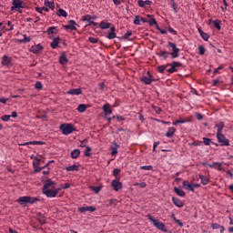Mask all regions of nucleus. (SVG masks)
<instances>
[{
	"label": "nucleus",
	"mask_w": 233,
	"mask_h": 233,
	"mask_svg": "<svg viewBox=\"0 0 233 233\" xmlns=\"http://www.w3.org/2000/svg\"><path fill=\"white\" fill-rule=\"evenodd\" d=\"M37 201H39V198L30 196L20 197L17 199V203H19V205H22L23 207H26V205L28 204L34 205V203H37Z\"/></svg>",
	"instance_id": "nucleus-1"
},
{
	"label": "nucleus",
	"mask_w": 233,
	"mask_h": 233,
	"mask_svg": "<svg viewBox=\"0 0 233 233\" xmlns=\"http://www.w3.org/2000/svg\"><path fill=\"white\" fill-rule=\"evenodd\" d=\"M56 187V182L52 181V179H47L44 181V187L42 188L43 194L46 196V198H50L48 192H54V188Z\"/></svg>",
	"instance_id": "nucleus-2"
},
{
	"label": "nucleus",
	"mask_w": 233,
	"mask_h": 233,
	"mask_svg": "<svg viewBox=\"0 0 233 233\" xmlns=\"http://www.w3.org/2000/svg\"><path fill=\"white\" fill-rule=\"evenodd\" d=\"M167 48H172V51L170 54L171 59H176L179 57V48H177V46H176L175 43L169 42L168 45L167 46Z\"/></svg>",
	"instance_id": "nucleus-3"
},
{
	"label": "nucleus",
	"mask_w": 233,
	"mask_h": 233,
	"mask_svg": "<svg viewBox=\"0 0 233 233\" xmlns=\"http://www.w3.org/2000/svg\"><path fill=\"white\" fill-rule=\"evenodd\" d=\"M60 130L64 136H68L69 134H72V132H74L76 129L72 124H62L60 125Z\"/></svg>",
	"instance_id": "nucleus-4"
},
{
	"label": "nucleus",
	"mask_w": 233,
	"mask_h": 233,
	"mask_svg": "<svg viewBox=\"0 0 233 233\" xmlns=\"http://www.w3.org/2000/svg\"><path fill=\"white\" fill-rule=\"evenodd\" d=\"M217 139L220 143V147H230V140L223 133L217 135Z\"/></svg>",
	"instance_id": "nucleus-5"
},
{
	"label": "nucleus",
	"mask_w": 233,
	"mask_h": 233,
	"mask_svg": "<svg viewBox=\"0 0 233 233\" xmlns=\"http://www.w3.org/2000/svg\"><path fill=\"white\" fill-rule=\"evenodd\" d=\"M147 76L140 78L141 83H144V85H152L153 81H156L154 76L150 74V71H147Z\"/></svg>",
	"instance_id": "nucleus-6"
},
{
	"label": "nucleus",
	"mask_w": 233,
	"mask_h": 233,
	"mask_svg": "<svg viewBox=\"0 0 233 233\" xmlns=\"http://www.w3.org/2000/svg\"><path fill=\"white\" fill-rule=\"evenodd\" d=\"M167 66H171L169 69L167 70L169 74H174V72H177V68L183 66L181 62H173L171 64H167Z\"/></svg>",
	"instance_id": "nucleus-7"
},
{
	"label": "nucleus",
	"mask_w": 233,
	"mask_h": 233,
	"mask_svg": "<svg viewBox=\"0 0 233 233\" xmlns=\"http://www.w3.org/2000/svg\"><path fill=\"white\" fill-rule=\"evenodd\" d=\"M111 187L115 192H119L123 188V183L119 179H114L111 181Z\"/></svg>",
	"instance_id": "nucleus-8"
},
{
	"label": "nucleus",
	"mask_w": 233,
	"mask_h": 233,
	"mask_svg": "<svg viewBox=\"0 0 233 233\" xmlns=\"http://www.w3.org/2000/svg\"><path fill=\"white\" fill-rule=\"evenodd\" d=\"M13 6H11V11L14 12V10H21V8H25L23 5V0H13Z\"/></svg>",
	"instance_id": "nucleus-9"
},
{
	"label": "nucleus",
	"mask_w": 233,
	"mask_h": 233,
	"mask_svg": "<svg viewBox=\"0 0 233 233\" xmlns=\"http://www.w3.org/2000/svg\"><path fill=\"white\" fill-rule=\"evenodd\" d=\"M96 17H92L90 15H86L82 17V21H86L88 23V26H97V23L94 22Z\"/></svg>",
	"instance_id": "nucleus-10"
},
{
	"label": "nucleus",
	"mask_w": 233,
	"mask_h": 233,
	"mask_svg": "<svg viewBox=\"0 0 233 233\" xmlns=\"http://www.w3.org/2000/svg\"><path fill=\"white\" fill-rule=\"evenodd\" d=\"M78 212L81 214H86V212H96V207L94 206H86L78 208Z\"/></svg>",
	"instance_id": "nucleus-11"
},
{
	"label": "nucleus",
	"mask_w": 233,
	"mask_h": 233,
	"mask_svg": "<svg viewBox=\"0 0 233 233\" xmlns=\"http://www.w3.org/2000/svg\"><path fill=\"white\" fill-rule=\"evenodd\" d=\"M153 225L162 232H168V230L167 229V227L165 226V223L159 221L158 219H157V221H155V224Z\"/></svg>",
	"instance_id": "nucleus-12"
},
{
	"label": "nucleus",
	"mask_w": 233,
	"mask_h": 233,
	"mask_svg": "<svg viewBox=\"0 0 233 233\" xmlns=\"http://www.w3.org/2000/svg\"><path fill=\"white\" fill-rule=\"evenodd\" d=\"M1 65H3V66H12V57L5 55L2 57Z\"/></svg>",
	"instance_id": "nucleus-13"
},
{
	"label": "nucleus",
	"mask_w": 233,
	"mask_h": 233,
	"mask_svg": "<svg viewBox=\"0 0 233 233\" xmlns=\"http://www.w3.org/2000/svg\"><path fill=\"white\" fill-rule=\"evenodd\" d=\"M107 39H116L117 37V35L116 34V27L111 26L109 27V31L106 35Z\"/></svg>",
	"instance_id": "nucleus-14"
},
{
	"label": "nucleus",
	"mask_w": 233,
	"mask_h": 233,
	"mask_svg": "<svg viewBox=\"0 0 233 233\" xmlns=\"http://www.w3.org/2000/svg\"><path fill=\"white\" fill-rule=\"evenodd\" d=\"M137 5L138 6H140V8H147V6H152V1L150 0H138L137 1Z\"/></svg>",
	"instance_id": "nucleus-15"
},
{
	"label": "nucleus",
	"mask_w": 233,
	"mask_h": 233,
	"mask_svg": "<svg viewBox=\"0 0 233 233\" xmlns=\"http://www.w3.org/2000/svg\"><path fill=\"white\" fill-rule=\"evenodd\" d=\"M69 96H81L83 94V90L81 88H73L66 92Z\"/></svg>",
	"instance_id": "nucleus-16"
},
{
	"label": "nucleus",
	"mask_w": 233,
	"mask_h": 233,
	"mask_svg": "<svg viewBox=\"0 0 233 233\" xmlns=\"http://www.w3.org/2000/svg\"><path fill=\"white\" fill-rule=\"evenodd\" d=\"M183 188L185 190H189V192H194V187L193 184L188 182V180H184L183 181Z\"/></svg>",
	"instance_id": "nucleus-17"
},
{
	"label": "nucleus",
	"mask_w": 233,
	"mask_h": 233,
	"mask_svg": "<svg viewBox=\"0 0 233 233\" xmlns=\"http://www.w3.org/2000/svg\"><path fill=\"white\" fill-rule=\"evenodd\" d=\"M215 128H217V135L223 134V129L225 128V122H219L216 124Z\"/></svg>",
	"instance_id": "nucleus-18"
},
{
	"label": "nucleus",
	"mask_w": 233,
	"mask_h": 233,
	"mask_svg": "<svg viewBox=\"0 0 233 233\" xmlns=\"http://www.w3.org/2000/svg\"><path fill=\"white\" fill-rule=\"evenodd\" d=\"M172 201H173V203H174V205L176 206V207H177L178 208H183V207H184V203H183V201H181V199H179V198H176V197H173L172 198Z\"/></svg>",
	"instance_id": "nucleus-19"
},
{
	"label": "nucleus",
	"mask_w": 233,
	"mask_h": 233,
	"mask_svg": "<svg viewBox=\"0 0 233 233\" xmlns=\"http://www.w3.org/2000/svg\"><path fill=\"white\" fill-rule=\"evenodd\" d=\"M41 50H43V46H41V44L31 46V52L33 54H39V52H41Z\"/></svg>",
	"instance_id": "nucleus-20"
},
{
	"label": "nucleus",
	"mask_w": 233,
	"mask_h": 233,
	"mask_svg": "<svg viewBox=\"0 0 233 233\" xmlns=\"http://www.w3.org/2000/svg\"><path fill=\"white\" fill-rule=\"evenodd\" d=\"M76 25H77L76 24V21L70 20L69 24L65 25V28L66 30H77V28L76 27Z\"/></svg>",
	"instance_id": "nucleus-21"
},
{
	"label": "nucleus",
	"mask_w": 233,
	"mask_h": 233,
	"mask_svg": "<svg viewBox=\"0 0 233 233\" xmlns=\"http://www.w3.org/2000/svg\"><path fill=\"white\" fill-rule=\"evenodd\" d=\"M60 65H66L68 63V58L66 57V53H62L59 56Z\"/></svg>",
	"instance_id": "nucleus-22"
},
{
	"label": "nucleus",
	"mask_w": 233,
	"mask_h": 233,
	"mask_svg": "<svg viewBox=\"0 0 233 233\" xmlns=\"http://www.w3.org/2000/svg\"><path fill=\"white\" fill-rule=\"evenodd\" d=\"M61 192V187L56 188L54 187L53 191L47 192L49 198H57V195Z\"/></svg>",
	"instance_id": "nucleus-23"
},
{
	"label": "nucleus",
	"mask_w": 233,
	"mask_h": 233,
	"mask_svg": "<svg viewBox=\"0 0 233 233\" xmlns=\"http://www.w3.org/2000/svg\"><path fill=\"white\" fill-rule=\"evenodd\" d=\"M66 172H77L79 170V166L72 165L66 167Z\"/></svg>",
	"instance_id": "nucleus-24"
},
{
	"label": "nucleus",
	"mask_w": 233,
	"mask_h": 233,
	"mask_svg": "<svg viewBox=\"0 0 233 233\" xmlns=\"http://www.w3.org/2000/svg\"><path fill=\"white\" fill-rule=\"evenodd\" d=\"M81 156V150L79 149H74L71 151V157L72 159H77Z\"/></svg>",
	"instance_id": "nucleus-25"
},
{
	"label": "nucleus",
	"mask_w": 233,
	"mask_h": 233,
	"mask_svg": "<svg viewBox=\"0 0 233 233\" xmlns=\"http://www.w3.org/2000/svg\"><path fill=\"white\" fill-rule=\"evenodd\" d=\"M221 165H223V163L214 162L213 164H209L208 167H209V168H214L215 167H218V170H219V172H222V170H224V169L221 167Z\"/></svg>",
	"instance_id": "nucleus-26"
},
{
	"label": "nucleus",
	"mask_w": 233,
	"mask_h": 233,
	"mask_svg": "<svg viewBox=\"0 0 233 233\" xmlns=\"http://www.w3.org/2000/svg\"><path fill=\"white\" fill-rule=\"evenodd\" d=\"M103 110H104L106 116H110V114H112V108L110 107L109 104L104 105Z\"/></svg>",
	"instance_id": "nucleus-27"
},
{
	"label": "nucleus",
	"mask_w": 233,
	"mask_h": 233,
	"mask_svg": "<svg viewBox=\"0 0 233 233\" xmlns=\"http://www.w3.org/2000/svg\"><path fill=\"white\" fill-rule=\"evenodd\" d=\"M59 41H61V38L56 37L53 39V42L50 44L51 48L56 49L57 46H59Z\"/></svg>",
	"instance_id": "nucleus-28"
},
{
	"label": "nucleus",
	"mask_w": 233,
	"mask_h": 233,
	"mask_svg": "<svg viewBox=\"0 0 233 233\" xmlns=\"http://www.w3.org/2000/svg\"><path fill=\"white\" fill-rule=\"evenodd\" d=\"M174 192L177 196H179L180 198H185L186 193L183 191V189H180L179 187H174Z\"/></svg>",
	"instance_id": "nucleus-29"
},
{
	"label": "nucleus",
	"mask_w": 233,
	"mask_h": 233,
	"mask_svg": "<svg viewBox=\"0 0 233 233\" xmlns=\"http://www.w3.org/2000/svg\"><path fill=\"white\" fill-rule=\"evenodd\" d=\"M198 34L200 35V37H202V39H204V41L210 39V35L208 34L203 32V30H201V28H198Z\"/></svg>",
	"instance_id": "nucleus-30"
},
{
	"label": "nucleus",
	"mask_w": 233,
	"mask_h": 233,
	"mask_svg": "<svg viewBox=\"0 0 233 233\" xmlns=\"http://www.w3.org/2000/svg\"><path fill=\"white\" fill-rule=\"evenodd\" d=\"M37 220L39 221L40 225H45V223H46V218H45V216H43V214L41 213H37Z\"/></svg>",
	"instance_id": "nucleus-31"
},
{
	"label": "nucleus",
	"mask_w": 233,
	"mask_h": 233,
	"mask_svg": "<svg viewBox=\"0 0 233 233\" xmlns=\"http://www.w3.org/2000/svg\"><path fill=\"white\" fill-rule=\"evenodd\" d=\"M168 53L167 51L162 50L159 53H157V56H158V57H163V59L167 60L168 59Z\"/></svg>",
	"instance_id": "nucleus-32"
},
{
	"label": "nucleus",
	"mask_w": 233,
	"mask_h": 233,
	"mask_svg": "<svg viewBox=\"0 0 233 233\" xmlns=\"http://www.w3.org/2000/svg\"><path fill=\"white\" fill-rule=\"evenodd\" d=\"M176 134V127H168L166 137H172Z\"/></svg>",
	"instance_id": "nucleus-33"
},
{
	"label": "nucleus",
	"mask_w": 233,
	"mask_h": 233,
	"mask_svg": "<svg viewBox=\"0 0 233 233\" xmlns=\"http://www.w3.org/2000/svg\"><path fill=\"white\" fill-rule=\"evenodd\" d=\"M44 5L47 8H50L51 10H54V8H56V5L54 4V2H51L49 0H45Z\"/></svg>",
	"instance_id": "nucleus-34"
},
{
	"label": "nucleus",
	"mask_w": 233,
	"mask_h": 233,
	"mask_svg": "<svg viewBox=\"0 0 233 233\" xmlns=\"http://www.w3.org/2000/svg\"><path fill=\"white\" fill-rule=\"evenodd\" d=\"M198 177L201 179L202 185H208L210 183V179L203 175H199Z\"/></svg>",
	"instance_id": "nucleus-35"
},
{
	"label": "nucleus",
	"mask_w": 233,
	"mask_h": 233,
	"mask_svg": "<svg viewBox=\"0 0 233 233\" xmlns=\"http://www.w3.org/2000/svg\"><path fill=\"white\" fill-rule=\"evenodd\" d=\"M112 25V24L110 23H106L105 21H102L100 24H99V26L102 30H106L107 28H110V26Z\"/></svg>",
	"instance_id": "nucleus-36"
},
{
	"label": "nucleus",
	"mask_w": 233,
	"mask_h": 233,
	"mask_svg": "<svg viewBox=\"0 0 233 233\" xmlns=\"http://www.w3.org/2000/svg\"><path fill=\"white\" fill-rule=\"evenodd\" d=\"M26 145H45L43 141H29L22 144V147H26Z\"/></svg>",
	"instance_id": "nucleus-37"
},
{
	"label": "nucleus",
	"mask_w": 233,
	"mask_h": 233,
	"mask_svg": "<svg viewBox=\"0 0 233 233\" xmlns=\"http://www.w3.org/2000/svg\"><path fill=\"white\" fill-rule=\"evenodd\" d=\"M113 145L115 146V147L111 148V155L117 156V148H119V145L116 144V142H114Z\"/></svg>",
	"instance_id": "nucleus-38"
},
{
	"label": "nucleus",
	"mask_w": 233,
	"mask_h": 233,
	"mask_svg": "<svg viewBox=\"0 0 233 233\" xmlns=\"http://www.w3.org/2000/svg\"><path fill=\"white\" fill-rule=\"evenodd\" d=\"M219 85H223L221 77L213 80L212 86H219Z\"/></svg>",
	"instance_id": "nucleus-39"
},
{
	"label": "nucleus",
	"mask_w": 233,
	"mask_h": 233,
	"mask_svg": "<svg viewBox=\"0 0 233 233\" xmlns=\"http://www.w3.org/2000/svg\"><path fill=\"white\" fill-rule=\"evenodd\" d=\"M86 108H87L86 105H85V104H80V105L77 106L76 110H78L81 114H83V112H86Z\"/></svg>",
	"instance_id": "nucleus-40"
},
{
	"label": "nucleus",
	"mask_w": 233,
	"mask_h": 233,
	"mask_svg": "<svg viewBox=\"0 0 233 233\" xmlns=\"http://www.w3.org/2000/svg\"><path fill=\"white\" fill-rule=\"evenodd\" d=\"M47 34H48V35H52L57 34V31H56V26L48 27Z\"/></svg>",
	"instance_id": "nucleus-41"
},
{
	"label": "nucleus",
	"mask_w": 233,
	"mask_h": 233,
	"mask_svg": "<svg viewBox=\"0 0 233 233\" xmlns=\"http://www.w3.org/2000/svg\"><path fill=\"white\" fill-rule=\"evenodd\" d=\"M57 15L59 16V17H66L67 15H68V14H66V11H65V9H60V10H58V12H57Z\"/></svg>",
	"instance_id": "nucleus-42"
},
{
	"label": "nucleus",
	"mask_w": 233,
	"mask_h": 233,
	"mask_svg": "<svg viewBox=\"0 0 233 233\" xmlns=\"http://www.w3.org/2000/svg\"><path fill=\"white\" fill-rule=\"evenodd\" d=\"M90 152H92V148L90 147H86V150L84 152V155L86 156V157H90V156H92Z\"/></svg>",
	"instance_id": "nucleus-43"
},
{
	"label": "nucleus",
	"mask_w": 233,
	"mask_h": 233,
	"mask_svg": "<svg viewBox=\"0 0 233 233\" xmlns=\"http://www.w3.org/2000/svg\"><path fill=\"white\" fill-rule=\"evenodd\" d=\"M213 25L217 30H221V21L219 20H215L213 21Z\"/></svg>",
	"instance_id": "nucleus-44"
},
{
	"label": "nucleus",
	"mask_w": 233,
	"mask_h": 233,
	"mask_svg": "<svg viewBox=\"0 0 233 233\" xmlns=\"http://www.w3.org/2000/svg\"><path fill=\"white\" fill-rule=\"evenodd\" d=\"M185 123H186L185 119L179 118V119L176 120L175 122H173V125H174V127H177V125H183Z\"/></svg>",
	"instance_id": "nucleus-45"
},
{
	"label": "nucleus",
	"mask_w": 233,
	"mask_h": 233,
	"mask_svg": "<svg viewBox=\"0 0 233 233\" xmlns=\"http://www.w3.org/2000/svg\"><path fill=\"white\" fill-rule=\"evenodd\" d=\"M42 174H44V176H46V175L50 174V168L48 167V164H46L44 167Z\"/></svg>",
	"instance_id": "nucleus-46"
},
{
	"label": "nucleus",
	"mask_w": 233,
	"mask_h": 233,
	"mask_svg": "<svg viewBox=\"0 0 233 233\" xmlns=\"http://www.w3.org/2000/svg\"><path fill=\"white\" fill-rule=\"evenodd\" d=\"M167 66H157V71L160 74H165V70H167Z\"/></svg>",
	"instance_id": "nucleus-47"
},
{
	"label": "nucleus",
	"mask_w": 233,
	"mask_h": 233,
	"mask_svg": "<svg viewBox=\"0 0 233 233\" xmlns=\"http://www.w3.org/2000/svg\"><path fill=\"white\" fill-rule=\"evenodd\" d=\"M205 52H206L205 46H198V54H199V56H205Z\"/></svg>",
	"instance_id": "nucleus-48"
},
{
	"label": "nucleus",
	"mask_w": 233,
	"mask_h": 233,
	"mask_svg": "<svg viewBox=\"0 0 233 233\" xmlns=\"http://www.w3.org/2000/svg\"><path fill=\"white\" fill-rule=\"evenodd\" d=\"M171 8H173L175 14H177V4L174 0L171 1Z\"/></svg>",
	"instance_id": "nucleus-49"
},
{
	"label": "nucleus",
	"mask_w": 233,
	"mask_h": 233,
	"mask_svg": "<svg viewBox=\"0 0 233 233\" xmlns=\"http://www.w3.org/2000/svg\"><path fill=\"white\" fill-rule=\"evenodd\" d=\"M203 143L204 145H206L207 147H208V145H210V143H212V140L208 137H203Z\"/></svg>",
	"instance_id": "nucleus-50"
},
{
	"label": "nucleus",
	"mask_w": 233,
	"mask_h": 233,
	"mask_svg": "<svg viewBox=\"0 0 233 233\" xmlns=\"http://www.w3.org/2000/svg\"><path fill=\"white\" fill-rule=\"evenodd\" d=\"M147 23L149 24L150 26H154L156 25L157 26V21L153 17L150 20H147Z\"/></svg>",
	"instance_id": "nucleus-51"
},
{
	"label": "nucleus",
	"mask_w": 233,
	"mask_h": 233,
	"mask_svg": "<svg viewBox=\"0 0 233 233\" xmlns=\"http://www.w3.org/2000/svg\"><path fill=\"white\" fill-rule=\"evenodd\" d=\"M88 41H89V43H92L93 45H96V43L99 42V39L90 36V37H88Z\"/></svg>",
	"instance_id": "nucleus-52"
},
{
	"label": "nucleus",
	"mask_w": 233,
	"mask_h": 233,
	"mask_svg": "<svg viewBox=\"0 0 233 233\" xmlns=\"http://www.w3.org/2000/svg\"><path fill=\"white\" fill-rule=\"evenodd\" d=\"M35 88H36V90H43V84L38 81L35 84Z\"/></svg>",
	"instance_id": "nucleus-53"
},
{
	"label": "nucleus",
	"mask_w": 233,
	"mask_h": 233,
	"mask_svg": "<svg viewBox=\"0 0 233 233\" xmlns=\"http://www.w3.org/2000/svg\"><path fill=\"white\" fill-rule=\"evenodd\" d=\"M153 110H155L156 114H161L163 112V109L159 106H152Z\"/></svg>",
	"instance_id": "nucleus-54"
},
{
	"label": "nucleus",
	"mask_w": 233,
	"mask_h": 233,
	"mask_svg": "<svg viewBox=\"0 0 233 233\" xmlns=\"http://www.w3.org/2000/svg\"><path fill=\"white\" fill-rule=\"evenodd\" d=\"M134 25H141V17L139 15L135 16Z\"/></svg>",
	"instance_id": "nucleus-55"
},
{
	"label": "nucleus",
	"mask_w": 233,
	"mask_h": 233,
	"mask_svg": "<svg viewBox=\"0 0 233 233\" xmlns=\"http://www.w3.org/2000/svg\"><path fill=\"white\" fill-rule=\"evenodd\" d=\"M120 173H121V169H119V168H115V169L113 170V176H114L115 177H117V176H119Z\"/></svg>",
	"instance_id": "nucleus-56"
},
{
	"label": "nucleus",
	"mask_w": 233,
	"mask_h": 233,
	"mask_svg": "<svg viewBox=\"0 0 233 233\" xmlns=\"http://www.w3.org/2000/svg\"><path fill=\"white\" fill-rule=\"evenodd\" d=\"M113 119H117L119 123H121V121H125V117H123V116H113Z\"/></svg>",
	"instance_id": "nucleus-57"
},
{
	"label": "nucleus",
	"mask_w": 233,
	"mask_h": 233,
	"mask_svg": "<svg viewBox=\"0 0 233 233\" xmlns=\"http://www.w3.org/2000/svg\"><path fill=\"white\" fill-rule=\"evenodd\" d=\"M10 117H11L10 115H4L1 116V119H2V121L6 122V121H10Z\"/></svg>",
	"instance_id": "nucleus-58"
},
{
	"label": "nucleus",
	"mask_w": 233,
	"mask_h": 233,
	"mask_svg": "<svg viewBox=\"0 0 233 233\" xmlns=\"http://www.w3.org/2000/svg\"><path fill=\"white\" fill-rule=\"evenodd\" d=\"M132 35V31H127L123 36L122 39H128Z\"/></svg>",
	"instance_id": "nucleus-59"
},
{
	"label": "nucleus",
	"mask_w": 233,
	"mask_h": 233,
	"mask_svg": "<svg viewBox=\"0 0 233 233\" xmlns=\"http://www.w3.org/2000/svg\"><path fill=\"white\" fill-rule=\"evenodd\" d=\"M152 166H142L140 167V170H152Z\"/></svg>",
	"instance_id": "nucleus-60"
},
{
	"label": "nucleus",
	"mask_w": 233,
	"mask_h": 233,
	"mask_svg": "<svg viewBox=\"0 0 233 233\" xmlns=\"http://www.w3.org/2000/svg\"><path fill=\"white\" fill-rule=\"evenodd\" d=\"M167 31L169 34H172L173 35H177V31L174 30L172 27H168Z\"/></svg>",
	"instance_id": "nucleus-61"
},
{
	"label": "nucleus",
	"mask_w": 233,
	"mask_h": 233,
	"mask_svg": "<svg viewBox=\"0 0 233 233\" xmlns=\"http://www.w3.org/2000/svg\"><path fill=\"white\" fill-rule=\"evenodd\" d=\"M91 188L96 194H99V192H101V187H91Z\"/></svg>",
	"instance_id": "nucleus-62"
},
{
	"label": "nucleus",
	"mask_w": 233,
	"mask_h": 233,
	"mask_svg": "<svg viewBox=\"0 0 233 233\" xmlns=\"http://www.w3.org/2000/svg\"><path fill=\"white\" fill-rule=\"evenodd\" d=\"M32 39L28 36H26V35H24V39L22 40V43H30Z\"/></svg>",
	"instance_id": "nucleus-63"
},
{
	"label": "nucleus",
	"mask_w": 233,
	"mask_h": 233,
	"mask_svg": "<svg viewBox=\"0 0 233 233\" xmlns=\"http://www.w3.org/2000/svg\"><path fill=\"white\" fill-rule=\"evenodd\" d=\"M219 227H221V226L218 223L211 225V228H213V230H218V228H219Z\"/></svg>",
	"instance_id": "nucleus-64"
}]
</instances>
